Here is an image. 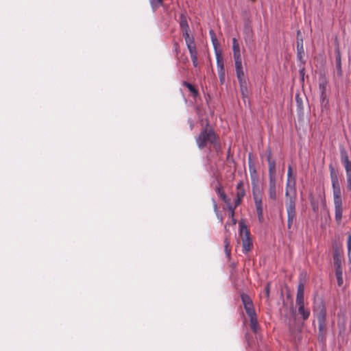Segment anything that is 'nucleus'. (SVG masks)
<instances>
[{
  "label": "nucleus",
  "instance_id": "obj_1",
  "mask_svg": "<svg viewBox=\"0 0 351 351\" xmlns=\"http://www.w3.org/2000/svg\"><path fill=\"white\" fill-rule=\"evenodd\" d=\"M329 169L332 188L335 220L338 223H340L342 219L343 202L341 186L339 181L338 171L335 169L332 165H329Z\"/></svg>",
  "mask_w": 351,
  "mask_h": 351
},
{
  "label": "nucleus",
  "instance_id": "obj_2",
  "mask_svg": "<svg viewBox=\"0 0 351 351\" xmlns=\"http://www.w3.org/2000/svg\"><path fill=\"white\" fill-rule=\"evenodd\" d=\"M197 147L199 149H204L207 144L213 145V149L217 153L221 152V143L218 141L217 135L213 129L207 123L199 135L195 138Z\"/></svg>",
  "mask_w": 351,
  "mask_h": 351
},
{
  "label": "nucleus",
  "instance_id": "obj_3",
  "mask_svg": "<svg viewBox=\"0 0 351 351\" xmlns=\"http://www.w3.org/2000/svg\"><path fill=\"white\" fill-rule=\"evenodd\" d=\"M268 171H269V198L276 200V161L271 158V152L268 151L267 154Z\"/></svg>",
  "mask_w": 351,
  "mask_h": 351
},
{
  "label": "nucleus",
  "instance_id": "obj_4",
  "mask_svg": "<svg viewBox=\"0 0 351 351\" xmlns=\"http://www.w3.org/2000/svg\"><path fill=\"white\" fill-rule=\"evenodd\" d=\"M313 312L316 315L318 321L319 337L322 336L323 337L326 330V309L322 299L315 302Z\"/></svg>",
  "mask_w": 351,
  "mask_h": 351
},
{
  "label": "nucleus",
  "instance_id": "obj_5",
  "mask_svg": "<svg viewBox=\"0 0 351 351\" xmlns=\"http://www.w3.org/2000/svg\"><path fill=\"white\" fill-rule=\"evenodd\" d=\"M239 236L242 241V251L244 254H247L252 247V241L250 237V233L243 220H241L239 221Z\"/></svg>",
  "mask_w": 351,
  "mask_h": 351
},
{
  "label": "nucleus",
  "instance_id": "obj_6",
  "mask_svg": "<svg viewBox=\"0 0 351 351\" xmlns=\"http://www.w3.org/2000/svg\"><path fill=\"white\" fill-rule=\"evenodd\" d=\"M289 199L286 202L287 212V228L291 229L293 221L296 218L295 210V193L292 195H289Z\"/></svg>",
  "mask_w": 351,
  "mask_h": 351
},
{
  "label": "nucleus",
  "instance_id": "obj_7",
  "mask_svg": "<svg viewBox=\"0 0 351 351\" xmlns=\"http://www.w3.org/2000/svg\"><path fill=\"white\" fill-rule=\"evenodd\" d=\"M292 167L289 165L287 170L286 197L289 196V190H293V193H295V177L292 175Z\"/></svg>",
  "mask_w": 351,
  "mask_h": 351
},
{
  "label": "nucleus",
  "instance_id": "obj_8",
  "mask_svg": "<svg viewBox=\"0 0 351 351\" xmlns=\"http://www.w3.org/2000/svg\"><path fill=\"white\" fill-rule=\"evenodd\" d=\"M234 63L237 77L238 79L239 83H243L244 82H246L242 66V60L234 61Z\"/></svg>",
  "mask_w": 351,
  "mask_h": 351
},
{
  "label": "nucleus",
  "instance_id": "obj_9",
  "mask_svg": "<svg viewBox=\"0 0 351 351\" xmlns=\"http://www.w3.org/2000/svg\"><path fill=\"white\" fill-rule=\"evenodd\" d=\"M304 44H303V38H298V39L297 40V58L302 64L305 63V60L304 59Z\"/></svg>",
  "mask_w": 351,
  "mask_h": 351
},
{
  "label": "nucleus",
  "instance_id": "obj_10",
  "mask_svg": "<svg viewBox=\"0 0 351 351\" xmlns=\"http://www.w3.org/2000/svg\"><path fill=\"white\" fill-rule=\"evenodd\" d=\"M296 304H304V286L302 283H300L298 286Z\"/></svg>",
  "mask_w": 351,
  "mask_h": 351
},
{
  "label": "nucleus",
  "instance_id": "obj_11",
  "mask_svg": "<svg viewBox=\"0 0 351 351\" xmlns=\"http://www.w3.org/2000/svg\"><path fill=\"white\" fill-rule=\"evenodd\" d=\"M232 50L234 61L242 60L239 44L237 39L235 38H232Z\"/></svg>",
  "mask_w": 351,
  "mask_h": 351
},
{
  "label": "nucleus",
  "instance_id": "obj_12",
  "mask_svg": "<svg viewBox=\"0 0 351 351\" xmlns=\"http://www.w3.org/2000/svg\"><path fill=\"white\" fill-rule=\"evenodd\" d=\"M255 205L258 220L262 222L263 220V209L261 199L255 197Z\"/></svg>",
  "mask_w": 351,
  "mask_h": 351
},
{
  "label": "nucleus",
  "instance_id": "obj_13",
  "mask_svg": "<svg viewBox=\"0 0 351 351\" xmlns=\"http://www.w3.org/2000/svg\"><path fill=\"white\" fill-rule=\"evenodd\" d=\"M298 306V313L302 316L303 320H306L310 316V311L304 308V304L297 305Z\"/></svg>",
  "mask_w": 351,
  "mask_h": 351
},
{
  "label": "nucleus",
  "instance_id": "obj_14",
  "mask_svg": "<svg viewBox=\"0 0 351 351\" xmlns=\"http://www.w3.org/2000/svg\"><path fill=\"white\" fill-rule=\"evenodd\" d=\"M180 27L182 32L185 30H190L187 18L184 14H181L180 16Z\"/></svg>",
  "mask_w": 351,
  "mask_h": 351
},
{
  "label": "nucleus",
  "instance_id": "obj_15",
  "mask_svg": "<svg viewBox=\"0 0 351 351\" xmlns=\"http://www.w3.org/2000/svg\"><path fill=\"white\" fill-rule=\"evenodd\" d=\"M249 317L250 321V328L254 333H256L258 330V324L256 314L249 316Z\"/></svg>",
  "mask_w": 351,
  "mask_h": 351
},
{
  "label": "nucleus",
  "instance_id": "obj_16",
  "mask_svg": "<svg viewBox=\"0 0 351 351\" xmlns=\"http://www.w3.org/2000/svg\"><path fill=\"white\" fill-rule=\"evenodd\" d=\"M236 197H239L241 198H243L245 195V191L244 189V184L243 181H240L237 184V189H236Z\"/></svg>",
  "mask_w": 351,
  "mask_h": 351
},
{
  "label": "nucleus",
  "instance_id": "obj_17",
  "mask_svg": "<svg viewBox=\"0 0 351 351\" xmlns=\"http://www.w3.org/2000/svg\"><path fill=\"white\" fill-rule=\"evenodd\" d=\"M215 192L219 195V197L222 199L223 202L225 203H228V198L227 197V195L223 191V189L221 186V185L219 184L215 188Z\"/></svg>",
  "mask_w": 351,
  "mask_h": 351
},
{
  "label": "nucleus",
  "instance_id": "obj_18",
  "mask_svg": "<svg viewBox=\"0 0 351 351\" xmlns=\"http://www.w3.org/2000/svg\"><path fill=\"white\" fill-rule=\"evenodd\" d=\"M241 93L242 95V97L243 100L245 101V98H247L248 97V89H247V82H244L243 83H239Z\"/></svg>",
  "mask_w": 351,
  "mask_h": 351
},
{
  "label": "nucleus",
  "instance_id": "obj_19",
  "mask_svg": "<svg viewBox=\"0 0 351 351\" xmlns=\"http://www.w3.org/2000/svg\"><path fill=\"white\" fill-rule=\"evenodd\" d=\"M216 59L217 70L224 69L223 60L220 51H216Z\"/></svg>",
  "mask_w": 351,
  "mask_h": 351
},
{
  "label": "nucleus",
  "instance_id": "obj_20",
  "mask_svg": "<svg viewBox=\"0 0 351 351\" xmlns=\"http://www.w3.org/2000/svg\"><path fill=\"white\" fill-rule=\"evenodd\" d=\"M182 85L186 87L193 94V96L195 98L198 96L199 93L197 90L190 83L184 81Z\"/></svg>",
  "mask_w": 351,
  "mask_h": 351
},
{
  "label": "nucleus",
  "instance_id": "obj_21",
  "mask_svg": "<svg viewBox=\"0 0 351 351\" xmlns=\"http://www.w3.org/2000/svg\"><path fill=\"white\" fill-rule=\"evenodd\" d=\"M335 276L337 280V285L339 287L342 286L343 283V271L341 268H336L335 269Z\"/></svg>",
  "mask_w": 351,
  "mask_h": 351
},
{
  "label": "nucleus",
  "instance_id": "obj_22",
  "mask_svg": "<svg viewBox=\"0 0 351 351\" xmlns=\"http://www.w3.org/2000/svg\"><path fill=\"white\" fill-rule=\"evenodd\" d=\"M186 46L189 49L191 58L193 57H197V47L195 44V42L192 43L191 44H189Z\"/></svg>",
  "mask_w": 351,
  "mask_h": 351
},
{
  "label": "nucleus",
  "instance_id": "obj_23",
  "mask_svg": "<svg viewBox=\"0 0 351 351\" xmlns=\"http://www.w3.org/2000/svg\"><path fill=\"white\" fill-rule=\"evenodd\" d=\"M339 151L341 162L349 160L348 154L343 146L340 147Z\"/></svg>",
  "mask_w": 351,
  "mask_h": 351
},
{
  "label": "nucleus",
  "instance_id": "obj_24",
  "mask_svg": "<svg viewBox=\"0 0 351 351\" xmlns=\"http://www.w3.org/2000/svg\"><path fill=\"white\" fill-rule=\"evenodd\" d=\"M189 31L190 30L182 31V36L184 38L186 45L195 42L194 38L189 35Z\"/></svg>",
  "mask_w": 351,
  "mask_h": 351
},
{
  "label": "nucleus",
  "instance_id": "obj_25",
  "mask_svg": "<svg viewBox=\"0 0 351 351\" xmlns=\"http://www.w3.org/2000/svg\"><path fill=\"white\" fill-rule=\"evenodd\" d=\"M244 308L248 317L256 314L252 302L244 305Z\"/></svg>",
  "mask_w": 351,
  "mask_h": 351
},
{
  "label": "nucleus",
  "instance_id": "obj_26",
  "mask_svg": "<svg viewBox=\"0 0 351 351\" xmlns=\"http://www.w3.org/2000/svg\"><path fill=\"white\" fill-rule=\"evenodd\" d=\"M150 5L154 11L162 5L163 0H149Z\"/></svg>",
  "mask_w": 351,
  "mask_h": 351
},
{
  "label": "nucleus",
  "instance_id": "obj_27",
  "mask_svg": "<svg viewBox=\"0 0 351 351\" xmlns=\"http://www.w3.org/2000/svg\"><path fill=\"white\" fill-rule=\"evenodd\" d=\"M209 33H210V37H211V40H212L213 45V46L215 47V51H217V46L219 45L217 38V37L215 36V34L213 30H210Z\"/></svg>",
  "mask_w": 351,
  "mask_h": 351
},
{
  "label": "nucleus",
  "instance_id": "obj_28",
  "mask_svg": "<svg viewBox=\"0 0 351 351\" xmlns=\"http://www.w3.org/2000/svg\"><path fill=\"white\" fill-rule=\"evenodd\" d=\"M229 246H230V241L227 238H226L224 239V248H225V252L228 258H230V251H231Z\"/></svg>",
  "mask_w": 351,
  "mask_h": 351
},
{
  "label": "nucleus",
  "instance_id": "obj_29",
  "mask_svg": "<svg viewBox=\"0 0 351 351\" xmlns=\"http://www.w3.org/2000/svg\"><path fill=\"white\" fill-rule=\"evenodd\" d=\"M345 168L346 175L351 174V161L349 160L342 162Z\"/></svg>",
  "mask_w": 351,
  "mask_h": 351
},
{
  "label": "nucleus",
  "instance_id": "obj_30",
  "mask_svg": "<svg viewBox=\"0 0 351 351\" xmlns=\"http://www.w3.org/2000/svg\"><path fill=\"white\" fill-rule=\"evenodd\" d=\"M241 300H242L243 306L247 304H250L251 302H252V300L250 299L249 295H247V294H245V293L241 294Z\"/></svg>",
  "mask_w": 351,
  "mask_h": 351
},
{
  "label": "nucleus",
  "instance_id": "obj_31",
  "mask_svg": "<svg viewBox=\"0 0 351 351\" xmlns=\"http://www.w3.org/2000/svg\"><path fill=\"white\" fill-rule=\"evenodd\" d=\"M336 66H337V75L338 76H341L342 75V70H341V65L340 58H337Z\"/></svg>",
  "mask_w": 351,
  "mask_h": 351
},
{
  "label": "nucleus",
  "instance_id": "obj_32",
  "mask_svg": "<svg viewBox=\"0 0 351 351\" xmlns=\"http://www.w3.org/2000/svg\"><path fill=\"white\" fill-rule=\"evenodd\" d=\"M220 82L223 84L225 82V69L217 70Z\"/></svg>",
  "mask_w": 351,
  "mask_h": 351
},
{
  "label": "nucleus",
  "instance_id": "obj_33",
  "mask_svg": "<svg viewBox=\"0 0 351 351\" xmlns=\"http://www.w3.org/2000/svg\"><path fill=\"white\" fill-rule=\"evenodd\" d=\"M334 263L336 268H341V259L339 258V256L337 254L334 255Z\"/></svg>",
  "mask_w": 351,
  "mask_h": 351
},
{
  "label": "nucleus",
  "instance_id": "obj_34",
  "mask_svg": "<svg viewBox=\"0 0 351 351\" xmlns=\"http://www.w3.org/2000/svg\"><path fill=\"white\" fill-rule=\"evenodd\" d=\"M319 88L321 93H322V95L324 96V93H326V82L325 81H322L319 84Z\"/></svg>",
  "mask_w": 351,
  "mask_h": 351
},
{
  "label": "nucleus",
  "instance_id": "obj_35",
  "mask_svg": "<svg viewBox=\"0 0 351 351\" xmlns=\"http://www.w3.org/2000/svg\"><path fill=\"white\" fill-rule=\"evenodd\" d=\"M311 204L313 210L314 212H317V210L319 209V205H318V203L317 202H315V200L313 198L311 199Z\"/></svg>",
  "mask_w": 351,
  "mask_h": 351
},
{
  "label": "nucleus",
  "instance_id": "obj_36",
  "mask_svg": "<svg viewBox=\"0 0 351 351\" xmlns=\"http://www.w3.org/2000/svg\"><path fill=\"white\" fill-rule=\"evenodd\" d=\"M346 189L351 191V174L346 175Z\"/></svg>",
  "mask_w": 351,
  "mask_h": 351
},
{
  "label": "nucleus",
  "instance_id": "obj_37",
  "mask_svg": "<svg viewBox=\"0 0 351 351\" xmlns=\"http://www.w3.org/2000/svg\"><path fill=\"white\" fill-rule=\"evenodd\" d=\"M173 51L176 53V56H178L180 52V45L178 42L173 43ZM177 58H178V59H179L178 57H177Z\"/></svg>",
  "mask_w": 351,
  "mask_h": 351
},
{
  "label": "nucleus",
  "instance_id": "obj_38",
  "mask_svg": "<svg viewBox=\"0 0 351 351\" xmlns=\"http://www.w3.org/2000/svg\"><path fill=\"white\" fill-rule=\"evenodd\" d=\"M295 100H296V102H297V105L300 108H302V98L300 97L299 94H297L295 95Z\"/></svg>",
  "mask_w": 351,
  "mask_h": 351
},
{
  "label": "nucleus",
  "instance_id": "obj_39",
  "mask_svg": "<svg viewBox=\"0 0 351 351\" xmlns=\"http://www.w3.org/2000/svg\"><path fill=\"white\" fill-rule=\"evenodd\" d=\"M242 198L237 197V198L234 200V208H237L238 206H239L241 203Z\"/></svg>",
  "mask_w": 351,
  "mask_h": 351
},
{
  "label": "nucleus",
  "instance_id": "obj_40",
  "mask_svg": "<svg viewBox=\"0 0 351 351\" xmlns=\"http://www.w3.org/2000/svg\"><path fill=\"white\" fill-rule=\"evenodd\" d=\"M191 60H192L193 66L195 67H197V65H198L197 57H193V58H191Z\"/></svg>",
  "mask_w": 351,
  "mask_h": 351
},
{
  "label": "nucleus",
  "instance_id": "obj_41",
  "mask_svg": "<svg viewBox=\"0 0 351 351\" xmlns=\"http://www.w3.org/2000/svg\"><path fill=\"white\" fill-rule=\"evenodd\" d=\"M269 286H270V284L267 283L266 285V287H265V295H266L267 298H269Z\"/></svg>",
  "mask_w": 351,
  "mask_h": 351
},
{
  "label": "nucleus",
  "instance_id": "obj_42",
  "mask_svg": "<svg viewBox=\"0 0 351 351\" xmlns=\"http://www.w3.org/2000/svg\"><path fill=\"white\" fill-rule=\"evenodd\" d=\"M347 244H348V250L351 249V234H350L348 237Z\"/></svg>",
  "mask_w": 351,
  "mask_h": 351
},
{
  "label": "nucleus",
  "instance_id": "obj_43",
  "mask_svg": "<svg viewBox=\"0 0 351 351\" xmlns=\"http://www.w3.org/2000/svg\"><path fill=\"white\" fill-rule=\"evenodd\" d=\"M226 204H228V208L229 212L235 210L236 208H234V206H232L229 202L226 203Z\"/></svg>",
  "mask_w": 351,
  "mask_h": 351
},
{
  "label": "nucleus",
  "instance_id": "obj_44",
  "mask_svg": "<svg viewBox=\"0 0 351 351\" xmlns=\"http://www.w3.org/2000/svg\"><path fill=\"white\" fill-rule=\"evenodd\" d=\"M213 208H214L215 212V213L219 212L218 208H217V204L216 202L215 201V199H213Z\"/></svg>",
  "mask_w": 351,
  "mask_h": 351
},
{
  "label": "nucleus",
  "instance_id": "obj_45",
  "mask_svg": "<svg viewBox=\"0 0 351 351\" xmlns=\"http://www.w3.org/2000/svg\"><path fill=\"white\" fill-rule=\"evenodd\" d=\"M216 215H217V216L218 219H219V221H220L221 222H222V221H223V217H222L221 214V213H219V212H217V213H216Z\"/></svg>",
  "mask_w": 351,
  "mask_h": 351
},
{
  "label": "nucleus",
  "instance_id": "obj_46",
  "mask_svg": "<svg viewBox=\"0 0 351 351\" xmlns=\"http://www.w3.org/2000/svg\"><path fill=\"white\" fill-rule=\"evenodd\" d=\"M300 73L302 75V80H304V69H302L300 70Z\"/></svg>",
  "mask_w": 351,
  "mask_h": 351
},
{
  "label": "nucleus",
  "instance_id": "obj_47",
  "mask_svg": "<svg viewBox=\"0 0 351 351\" xmlns=\"http://www.w3.org/2000/svg\"><path fill=\"white\" fill-rule=\"evenodd\" d=\"M348 256L349 261L351 263V249L348 250Z\"/></svg>",
  "mask_w": 351,
  "mask_h": 351
},
{
  "label": "nucleus",
  "instance_id": "obj_48",
  "mask_svg": "<svg viewBox=\"0 0 351 351\" xmlns=\"http://www.w3.org/2000/svg\"><path fill=\"white\" fill-rule=\"evenodd\" d=\"M298 38H302L300 30H298L297 32V40L298 39Z\"/></svg>",
  "mask_w": 351,
  "mask_h": 351
},
{
  "label": "nucleus",
  "instance_id": "obj_49",
  "mask_svg": "<svg viewBox=\"0 0 351 351\" xmlns=\"http://www.w3.org/2000/svg\"><path fill=\"white\" fill-rule=\"evenodd\" d=\"M230 217L231 218L234 217V210H232V211L230 212Z\"/></svg>",
  "mask_w": 351,
  "mask_h": 351
},
{
  "label": "nucleus",
  "instance_id": "obj_50",
  "mask_svg": "<svg viewBox=\"0 0 351 351\" xmlns=\"http://www.w3.org/2000/svg\"><path fill=\"white\" fill-rule=\"evenodd\" d=\"M326 98V93H324V96L322 95V93H321L320 99L324 101Z\"/></svg>",
  "mask_w": 351,
  "mask_h": 351
},
{
  "label": "nucleus",
  "instance_id": "obj_51",
  "mask_svg": "<svg viewBox=\"0 0 351 351\" xmlns=\"http://www.w3.org/2000/svg\"><path fill=\"white\" fill-rule=\"evenodd\" d=\"M232 221L233 225L237 223V219L234 217L232 218Z\"/></svg>",
  "mask_w": 351,
  "mask_h": 351
},
{
  "label": "nucleus",
  "instance_id": "obj_52",
  "mask_svg": "<svg viewBox=\"0 0 351 351\" xmlns=\"http://www.w3.org/2000/svg\"><path fill=\"white\" fill-rule=\"evenodd\" d=\"M182 61H183V62H187V61H188L187 58H183V60H182Z\"/></svg>",
  "mask_w": 351,
  "mask_h": 351
}]
</instances>
